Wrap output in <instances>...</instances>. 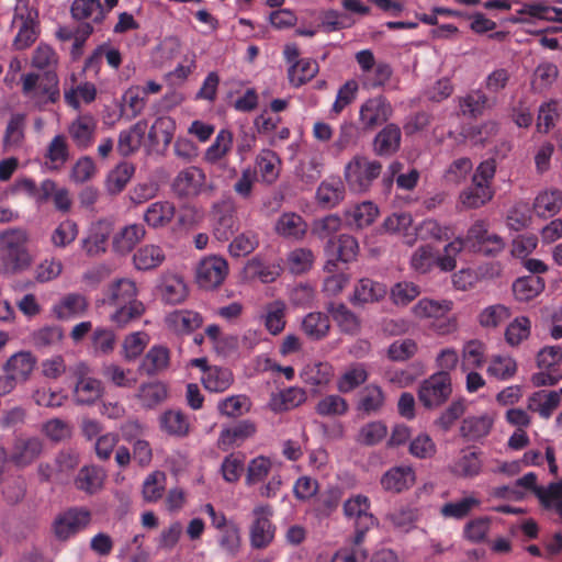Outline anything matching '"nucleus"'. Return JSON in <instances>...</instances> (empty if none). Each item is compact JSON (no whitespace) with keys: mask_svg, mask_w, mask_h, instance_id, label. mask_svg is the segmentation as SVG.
Listing matches in <instances>:
<instances>
[{"mask_svg":"<svg viewBox=\"0 0 562 562\" xmlns=\"http://www.w3.org/2000/svg\"><path fill=\"white\" fill-rule=\"evenodd\" d=\"M450 470L460 477H474L482 471V460L475 451H462Z\"/></svg>","mask_w":562,"mask_h":562,"instance_id":"54","label":"nucleus"},{"mask_svg":"<svg viewBox=\"0 0 562 562\" xmlns=\"http://www.w3.org/2000/svg\"><path fill=\"white\" fill-rule=\"evenodd\" d=\"M358 241L355 237L342 234L338 240H329L325 250L336 257L337 260L349 262L353 260L358 254Z\"/></svg>","mask_w":562,"mask_h":562,"instance_id":"56","label":"nucleus"},{"mask_svg":"<svg viewBox=\"0 0 562 562\" xmlns=\"http://www.w3.org/2000/svg\"><path fill=\"white\" fill-rule=\"evenodd\" d=\"M176 214V206L170 201H157L148 205L144 213V221L153 228L166 227Z\"/></svg>","mask_w":562,"mask_h":562,"instance_id":"42","label":"nucleus"},{"mask_svg":"<svg viewBox=\"0 0 562 562\" xmlns=\"http://www.w3.org/2000/svg\"><path fill=\"white\" fill-rule=\"evenodd\" d=\"M382 165L378 160L357 155L345 166V180L353 192H367L380 176Z\"/></svg>","mask_w":562,"mask_h":562,"instance_id":"5","label":"nucleus"},{"mask_svg":"<svg viewBox=\"0 0 562 562\" xmlns=\"http://www.w3.org/2000/svg\"><path fill=\"white\" fill-rule=\"evenodd\" d=\"M167 327L177 334H189L202 325L199 313L189 310H178L169 313L165 318Z\"/></svg>","mask_w":562,"mask_h":562,"instance_id":"36","label":"nucleus"},{"mask_svg":"<svg viewBox=\"0 0 562 562\" xmlns=\"http://www.w3.org/2000/svg\"><path fill=\"white\" fill-rule=\"evenodd\" d=\"M344 514L355 521L353 542L358 546L362 542L366 532L376 524V518L370 513V499L362 494L349 497L344 503Z\"/></svg>","mask_w":562,"mask_h":562,"instance_id":"9","label":"nucleus"},{"mask_svg":"<svg viewBox=\"0 0 562 562\" xmlns=\"http://www.w3.org/2000/svg\"><path fill=\"white\" fill-rule=\"evenodd\" d=\"M95 128V120L91 115L85 114L79 115L69 124L68 133L77 147L86 149L93 140Z\"/></svg>","mask_w":562,"mask_h":562,"instance_id":"33","label":"nucleus"},{"mask_svg":"<svg viewBox=\"0 0 562 562\" xmlns=\"http://www.w3.org/2000/svg\"><path fill=\"white\" fill-rule=\"evenodd\" d=\"M327 311L342 333L357 335L360 331L361 322L359 317L345 304L331 303Z\"/></svg>","mask_w":562,"mask_h":562,"instance_id":"48","label":"nucleus"},{"mask_svg":"<svg viewBox=\"0 0 562 562\" xmlns=\"http://www.w3.org/2000/svg\"><path fill=\"white\" fill-rule=\"evenodd\" d=\"M255 168L262 182L272 184L280 176L281 159L274 151L262 149L256 156Z\"/></svg>","mask_w":562,"mask_h":562,"instance_id":"32","label":"nucleus"},{"mask_svg":"<svg viewBox=\"0 0 562 562\" xmlns=\"http://www.w3.org/2000/svg\"><path fill=\"white\" fill-rule=\"evenodd\" d=\"M387 427L382 420H373L362 425L356 436V441L363 446H375L387 436Z\"/></svg>","mask_w":562,"mask_h":562,"instance_id":"62","label":"nucleus"},{"mask_svg":"<svg viewBox=\"0 0 562 562\" xmlns=\"http://www.w3.org/2000/svg\"><path fill=\"white\" fill-rule=\"evenodd\" d=\"M160 429L172 437L183 438L190 432L189 417L179 409H168L159 416Z\"/></svg>","mask_w":562,"mask_h":562,"instance_id":"39","label":"nucleus"},{"mask_svg":"<svg viewBox=\"0 0 562 562\" xmlns=\"http://www.w3.org/2000/svg\"><path fill=\"white\" fill-rule=\"evenodd\" d=\"M451 392L450 375L447 372H437L420 384L418 398L425 407L434 408L445 403Z\"/></svg>","mask_w":562,"mask_h":562,"instance_id":"10","label":"nucleus"},{"mask_svg":"<svg viewBox=\"0 0 562 562\" xmlns=\"http://www.w3.org/2000/svg\"><path fill=\"white\" fill-rule=\"evenodd\" d=\"M36 364V358L30 351H20L12 355L5 366V373L16 386L29 380Z\"/></svg>","mask_w":562,"mask_h":562,"instance_id":"21","label":"nucleus"},{"mask_svg":"<svg viewBox=\"0 0 562 562\" xmlns=\"http://www.w3.org/2000/svg\"><path fill=\"white\" fill-rule=\"evenodd\" d=\"M383 225L386 232L401 235L405 244L413 246L416 243V236H413V217L409 213H393L384 220Z\"/></svg>","mask_w":562,"mask_h":562,"instance_id":"47","label":"nucleus"},{"mask_svg":"<svg viewBox=\"0 0 562 562\" xmlns=\"http://www.w3.org/2000/svg\"><path fill=\"white\" fill-rule=\"evenodd\" d=\"M273 508L269 504H257L251 513L249 525V543L252 549L268 548L274 540L276 526L272 522Z\"/></svg>","mask_w":562,"mask_h":562,"instance_id":"6","label":"nucleus"},{"mask_svg":"<svg viewBox=\"0 0 562 562\" xmlns=\"http://www.w3.org/2000/svg\"><path fill=\"white\" fill-rule=\"evenodd\" d=\"M135 168L130 162H121L113 168L105 179V190L111 195L122 192L133 177Z\"/></svg>","mask_w":562,"mask_h":562,"instance_id":"53","label":"nucleus"},{"mask_svg":"<svg viewBox=\"0 0 562 562\" xmlns=\"http://www.w3.org/2000/svg\"><path fill=\"white\" fill-rule=\"evenodd\" d=\"M146 229L140 223H132L120 228L112 238L113 251L119 255L130 254L145 238Z\"/></svg>","mask_w":562,"mask_h":562,"instance_id":"20","label":"nucleus"},{"mask_svg":"<svg viewBox=\"0 0 562 562\" xmlns=\"http://www.w3.org/2000/svg\"><path fill=\"white\" fill-rule=\"evenodd\" d=\"M90 520L89 512L85 509H70L57 517L54 521V532L60 540H66L83 529Z\"/></svg>","mask_w":562,"mask_h":562,"instance_id":"18","label":"nucleus"},{"mask_svg":"<svg viewBox=\"0 0 562 562\" xmlns=\"http://www.w3.org/2000/svg\"><path fill=\"white\" fill-rule=\"evenodd\" d=\"M386 293L387 291L384 284L363 278L355 285L350 302L355 306H363L381 301Z\"/></svg>","mask_w":562,"mask_h":562,"instance_id":"26","label":"nucleus"},{"mask_svg":"<svg viewBox=\"0 0 562 562\" xmlns=\"http://www.w3.org/2000/svg\"><path fill=\"white\" fill-rule=\"evenodd\" d=\"M228 273L227 261L220 256L203 258L195 270V280L200 288L213 290L220 286Z\"/></svg>","mask_w":562,"mask_h":562,"instance_id":"11","label":"nucleus"},{"mask_svg":"<svg viewBox=\"0 0 562 562\" xmlns=\"http://www.w3.org/2000/svg\"><path fill=\"white\" fill-rule=\"evenodd\" d=\"M22 91L40 109L48 103H55L60 97L58 78L52 72L44 75L27 74L23 76Z\"/></svg>","mask_w":562,"mask_h":562,"instance_id":"4","label":"nucleus"},{"mask_svg":"<svg viewBox=\"0 0 562 562\" xmlns=\"http://www.w3.org/2000/svg\"><path fill=\"white\" fill-rule=\"evenodd\" d=\"M315 411L323 417H339L347 414L349 404L338 394H328L317 402Z\"/></svg>","mask_w":562,"mask_h":562,"instance_id":"63","label":"nucleus"},{"mask_svg":"<svg viewBox=\"0 0 562 562\" xmlns=\"http://www.w3.org/2000/svg\"><path fill=\"white\" fill-rule=\"evenodd\" d=\"M104 471L98 467H85L82 468L75 481L78 490L89 494H93L101 490L104 482Z\"/></svg>","mask_w":562,"mask_h":562,"instance_id":"59","label":"nucleus"},{"mask_svg":"<svg viewBox=\"0 0 562 562\" xmlns=\"http://www.w3.org/2000/svg\"><path fill=\"white\" fill-rule=\"evenodd\" d=\"M512 315L509 307L494 304L483 308L477 315L479 324L486 329H494L506 322Z\"/></svg>","mask_w":562,"mask_h":562,"instance_id":"64","label":"nucleus"},{"mask_svg":"<svg viewBox=\"0 0 562 562\" xmlns=\"http://www.w3.org/2000/svg\"><path fill=\"white\" fill-rule=\"evenodd\" d=\"M415 483V472L411 467L401 465L391 468L381 477L383 490L401 493L408 490Z\"/></svg>","mask_w":562,"mask_h":562,"instance_id":"30","label":"nucleus"},{"mask_svg":"<svg viewBox=\"0 0 562 562\" xmlns=\"http://www.w3.org/2000/svg\"><path fill=\"white\" fill-rule=\"evenodd\" d=\"M560 405V393L557 391H538L532 393L527 401L529 411L537 412L542 418L548 419Z\"/></svg>","mask_w":562,"mask_h":562,"instance_id":"45","label":"nucleus"},{"mask_svg":"<svg viewBox=\"0 0 562 562\" xmlns=\"http://www.w3.org/2000/svg\"><path fill=\"white\" fill-rule=\"evenodd\" d=\"M115 307V311L110 315V321L119 328L131 325L145 313V305L142 301H133Z\"/></svg>","mask_w":562,"mask_h":562,"instance_id":"58","label":"nucleus"},{"mask_svg":"<svg viewBox=\"0 0 562 562\" xmlns=\"http://www.w3.org/2000/svg\"><path fill=\"white\" fill-rule=\"evenodd\" d=\"M69 81H66L64 87V98L68 105L77 110L81 102L88 104L94 101L97 97L94 83L89 81L77 83L76 75H71Z\"/></svg>","mask_w":562,"mask_h":562,"instance_id":"25","label":"nucleus"},{"mask_svg":"<svg viewBox=\"0 0 562 562\" xmlns=\"http://www.w3.org/2000/svg\"><path fill=\"white\" fill-rule=\"evenodd\" d=\"M103 378L117 387L131 389L138 381L136 373L131 369H124L116 363H106L102 368Z\"/></svg>","mask_w":562,"mask_h":562,"instance_id":"57","label":"nucleus"},{"mask_svg":"<svg viewBox=\"0 0 562 562\" xmlns=\"http://www.w3.org/2000/svg\"><path fill=\"white\" fill-rule=\"evenodd\" d=\"M391 115V104L382 95H376L361 104L359 110V123L364 132H370L385 123Z\"/></svg>","mask_w":562,"mask_h":562,"instance_id":"12","label":"nucleus"},{"mask_svg":"<svg viewBox=\"0 0 562 562\" xmlns=\"http://www.w3.org/2000/svg\"><path fill=\"white\" fill-rule=\"evenodd\" d=\"M544 289V281L539 276H527L517 279L513 284L515 299L520 302H528L538 296Z\"/></svg>","mask_w":562,"mask_h":562,"instance_id":"52","label":"nucleus"},{"mask_svg":"<svg viewBox=\"0 0 562 562\" xmlns=\"http://www.w3.org/2000/svg\"><path fill=\"white\" fill-rule=\"evenodd\" d=\"M103 304L119 306L128 304L133 301H139L138 288L134 280L130 278H121L110 282L103 292Z\"/></svg>","mask_w":562,"mask_h":562,"instance_id":"16","label":"nucleus"},{"mask_svg":"<svg viewBox=\"0 0 562 562\" xmlns=\"http://www.w3.org/2000/svg\"><path fill=\"white\" fill-rule=\"evenodd\" d=\"M271 474H273V462L271 459L265 456H258L251 459L247 465L245 483L248 486H252L262 483Z\"/></svg>","mask_w":562,"mask_h":562,"instance_id":"60","label":"nucleus"},{"mask_svg":"<svg viewBox=\"0 0 562 562\" xmlns=\"http://www.w3.org/2000/svg\"><path fill=\"white\" fill-rule=\"evenodd\" d=\"M422 293L420 286L412 281H400L390 289V300L398 307L407 306Z\"/></svg>","mask_w":562,"mask_h":562,"instance_id":"61","label":"nucleus"},{"mask_svg":"<svg viewBox=\"0 0 562 562\" xmlns=\"http://www.w3.org/2000/svg\"><path fill=\"white\" fill-rule=\"evenodd\" d=\"M209 190L212 187L207 184L206 175L195 166L180 170L171 182V191L179 199H192Z\"/></svg>","mask_w":562,"mask_h":562,"instance_id":"8","label":"nucleus"},{"mask_svg":"<svg viewBox=\"0 0 562 562\" xmlns=\"http://www.w3.org/2000/svg\"><path fill=\"white\" fill-rule=\"evenodd\" d=\"M286 303L280 299L265 305L260 319L269 334L277 336L284 330L286 325Z\"/></svg>","mask_w":562,"mask_h":562,"instance_id":"29","label":"nucleus"},{"mask_svg":"<svg viewBox=\"0 0 562 562\" xmlns=\"http://www.w3.org/2000/svg\"><path fill=\"white\" fill-rule=\"evenodd\" d=\"M306 393L303 389L292 386L285 390L272 393L268 406L276 413L293 409L304 403Z\"/></svg>","mask_w":562,"mask_h":562,"instance_id":"38","label":"nucleus"},{"mask_svg":"<svg viewBox=\"0 0 562 562\" xmlns=\"http://www.w3.org/2000/svg\"><path fill=\"white\" fill-rule=\"evenodd\" d=\"M157 291L166 304L176 305L183 303L189 290L184 279L173 272H165L160 276L157 284Z\"/></svg>","mask_w":562,"mask_h":562,"instance_id":"15","label":"nucleus"},{"mask_svg":"<svg viewBox=\"0 0 562 562\" xmlns=\"http://www.w3.org/2000/svg\"><path fill=\"white\" fill-rule=\"evenodd\" d=\"M379 215L378 206L371 201L351 205L346 209V222L351 227L362 228L371 225Z\"/></svg>","mask_w":562,"mask_h":562,"instance_id":"37","label":"nucleus"},{"mask_svg":"<svg viewBox=\"0 0 562 562\" xmlns=\"http://www.w3.org/2000/svg\"><path fill=\"white\" fill-rule=\"evenodd\" d=\"M369 378V372L364 363H352L346 368L337 381V390L340 393H350Z\"/></svg>","mask_w":562,"mask_h":562,"instance_id":"51","label":"nucleus"},{"mask_svg":"<svg viewBox=\"0 0 562 562\" xmlns=\"http://www.w3.org/2000/svg\"><path fill=\"white\" fill-rule=\"evenodd\" d=\"M495 423L494 413H484L464 418L460 426V435L468 441H477L491 432Z\"/></svg>","mask_w":562,"mask_h":562,"instance_id":"23","label":"nucleus"},{"mask_svg":"<svg viewBox=\"0 0 562 562\" xmlns=\"http://www.w3.org/2000/svg\"><path fill=\"white\" fill-rule=\"evenodd\" d=\"M176 132V122L170 116H158L148 132L149 145L155 148L162 150L167 149L173 139Z\"/></svg>","mask_w":562,"mask_h":562,"instance_id":"31","label":"nucleus"},{"mask_svg":"<svg viewBox=\"0 0 562 562\" xmlns=\"http://www.w3.org/2000/svg\"><path fill=\"white\" fill-rule=\"evenodd\" d=\"M301 328L311 340H322L329 333V318L324 313L311 312L303 317Z\"/></svg>","mask_w":562,"mask_h":562,"instance_id":"49","label":"nucleus"},{"mask_svg":"<svg viewBox=\"0 0 562 562\" xmlns=\"http://www.w3.org/2000/svg\"><path fill=\"white\" fill-rule=\"evenodd\" d=\"M201 381L207 391L220 393L232 385L234 376L231 370L214 366L204 371Z\"/></svg>","mask_w":562,"mask_h":562,"instance_id":"50","label":"nucleus"},{"mask_svg":"<svg viewBox=\"0 0 562 562\" xmlns=\"http://www.w3.org/2000/svg\"><path fill=\"white\" fill-rule=\"evenodd\" d=\"M463 250V241L460 237L453 239L443 247L441 254L430 245H423L415 249L411 256V268L420 274L428 273L434 267L440 271L450 272L457 267V257Z\"/></svg>","mask_w":562,"mask_h":562,"instance_id":"1","label":"nucleus"},{"mask_svg":"<svg viewBox=\"0 0 562 562\" xmlns=\"http://www.w3.org/2000/svg\"><path fill=\"white\" fill-rule=\"evenodd\" d=\"M76 383L72 398L77 405H93L104 393L102 381L91 376V369L86 362H78L71 369Z\"/></svg>","mask_w":562,"mask_h":562,"instance_id":"7","label":"nucleus"},{"mask_svg":"<svg viewBox=\"0 0 562 562\" xmlns=\"http://www.w3.org/2000/svg\"><path fill=\"white\" fill-rule=\"evenodd\" d=\"M274 232L282 238L301 240L307 232V223L295 212H284L277 218Z\"/></svg>","mask_w":562,"mask_h":562,"instance_id":"24","label":"nucleus"},{"mask_svg":"<svg viewBox=\"0 0 562 562\" xmlns=\"http://www.w3.org/2000/svg\"><path fill=\"white\" fill-rule=\"evenodd\" d=\"M88 306L89 304L85 295L68 293L52 306V313L59 321H70L83 316L88 311Z\"/></svg>","mask_w":562,"mask_h":562,"instance_id":"19","label":"nucleus"},{"mask_svg":"<svg viewBox=\"0 0 562 562\" xmlns=\"http://www.w3.org/2000/svg\"><path fill=\"white\" fill-rule=\"evenodd\" d=\"M256 432V425L250 420H240L239 423L225 427L221 430L217 447L223 451L240 446L245 440L252 437Z\"/></svg>","mask_w":562,"mask_h":562,"instance_id":"22","label":"nucleus"},{"mask_svg":"<svg viewBox=\"0 0 562 562\" xmlns=\"http://www.w3.org/2000/svg\"><path fill=\"white\" fill-rule=\"evenodd\" d=\"M147 131V122L138 121L126 131H122L119 136L117 150L122 156H130L137 151L142 146L145 133Z\"/></svg>","mask_w":562,"mask_h":562,"instance_id":"43","label":"nucleus"},{"mask_svg":"<svg viewBox=\"0 0 562 562\" xmlns=\"http://www.w3.org/2000/svg\"><path fill=\"white\" fill-rule=\"evenodd\" d=\"M29 240V233L23 228H9L0 233V259L8 270L23 271L32 265Z\"/></svg>","mask_w":562,"mask_h":562,"instance_id":"2","label":"nucleus"},{"mask_svg":"<svg viewBox=\"0 0 562 562\" xmlns=\"http://www.w3.org/2000/svg\"><path fill=\"white\" fill-rule=\"evenodd\" d=\"M112 226L106 221L93 223L87 237L81 239V248L89 257L103 255L108 248V239L111 235Z\"/></svg>","mask_w":562,"mask_h":562,"instance_id":"17","label":"nucleus"},{"mask_svg":"<svg viewBox=\"0 0 562 562\" xmlns=\"http://www.w3.org/2000/svg\"><path fill=\"white\" fill-rule=\"evenodd\" d=\"M166 260L162 247L155 244H146L139 247L133 255V265L138 271H148L160 267Z\"/></svg>","mask_w":562,"mask_h":562,"instance_id":"35","label":"nucleus"},{"mask_svg":"<svg viewBox=\"0 0 562 562\" xmlns=\"http://www.w3.org/2000/svg\"><path fill=\"white\" fill-rule=\"evenodd\" d=\"M70 156L67 137L58 134L48 143L44 158L45 166L50 171L60 170Z\"/></svg>","mask_w":562,"mask_h":562,"instance_id":"34","label":"nucleus"},{"mask_svg":"<svg viewBox=\"0 0 562 562\" xmlns=\"http://www.w3.org/2000/svg\"><path fill=\"white\" fill-rule=\"evenodd\" d=\"M401 128L393 123L385 125L373 139V151L381 157L395 154L401 146Z\"/></svg>","mask_w":562,"mask_h":562,"instance_id":"28","label":"nucleus"},{"mask_svg":"<svg viewBox=\"0 0 562 562\" xmlns=\"http://www.w3.org/2000/svg\"><path fill=\"white\" fill-rule=\"evenodd\" d=\"M43 452V442L37 437L19 436L9 453L10 461L18 468L32 464Z\"/></svg>","mask_w":562,"mask_h":562,"instance_id":"14","label":"nucleus"},{"mask_svg":"<svg viewBox=\"0 0 562 562\" xmlns=\"http://www.w3.org/2000/svg\"><path fill=\"white\" fill-rule=\"evenodd\" d=\"M486 372L498 381H508L517 372V362L510 356L495 355L491 357Z\"/></svg>","mask_w":562,"mask_h":562,"instance_id":"55","label":"nucleus"},{"mask_svg":"<svg viewBox=\"0 0 562 562\" xmlns=\"http://www.w3.org/2000/svg\"><path fill=\"white\" fill-rule=\"evenodd\" d=\"M491 186L472 182V186L460 192L459 202L464 209H479L493 199Z\"/></svg>","mask_w":562,"mask_h":562,"instance_id":"46","label":"nucleus"},{"mask_svg":"<svg viewBox=\"0 0 562 562\" xmlns=\"http://www.w3.org/2000/svg\"><path fill=\"white\" fill-rule=\"evenodd\" d=\"M344 198L345 186L339 178L324 180L316 191V201L325 209L335 207Z\"/></svg>","mask_w":562,"mask_h":562,"instance_id":"44","label":"nucleus"},{"mask_svg":"<svg viewBox=\"0 0 562 562\" xmlns=\"http://www.w3.org/2000/svg\"><path fill=\"white\" fill-rule=\"evenodd\" d=\"M385 404V394L381 386L371 383L364 386L357 402V409L366 415L378 414Z\"/></svg>","mask_w":562,"mask_h":562,"instance_id":"40","label":"nucleus"},{"mask_svg":"<svg viewBox=\"0 0 562 562\" xmlns=\"http://www.w3.org/2000/svg\"><path fill=\"white\" fill-rule=\"evenodd\" d=\"M213 234L220 241H227L238 228L234 211L228 205L216 204L213 207Z\"/></svg>","mask_w":562,"mask_h":562,"instance_id":"27","label":"nucleus"},{"mask_svg":"<svg viewBox=\"0 0 562 562\" xmlns=\"http://www.w3.org/2000/svg\"><path fill=\"white\" fill-rule=\"evenodd\" d=\"M562 209V191L546 189L540 191L533 202L535 213L539 217L548 218L558 214Z\"/></svg>","mask_w":562,"mask_h":562,"instance_id":"41","label":"nucleus"},{"mask_svg":"<svg viewBox=\"0 0 562 562\" xmlns=\"http://www.w3.org/2000/svg\"><path fill=\"white\" fill-rule=\"evenodd\" d=\"M12 24L19 29L13 45L16 49H25L37 37L36 24L31 13L27 12L26 0H16Z\"/></svg>","mask_w":562,"mask_h":562,"instance_id":"13","label":"nucleus"},{"mask_svg":"<svg viewBox=\"0 0 562 562\" xmlns=\"http://www.w3.org/2000/svg\"><path fill=\"white\" fill-rule=\"evenodd\" d=\"M453 308L451 300L423 297L411 308L412 315L419 321L430 322L438 335H450L458 330L456 316H448Z\"/></svg>","mask_w":562,"mask_h":562,"instance_id":"3","label":"nucleus"}]
</instances>
